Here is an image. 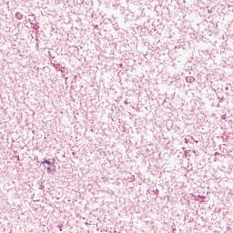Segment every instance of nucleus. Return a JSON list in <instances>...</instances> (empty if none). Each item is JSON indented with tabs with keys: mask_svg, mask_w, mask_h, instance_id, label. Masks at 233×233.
Masks as SVG:
<instances>
[{
	"mask_svg": "<svg viewBox=\"0 0 233 233\" xmlns=\"http://www.w3.org/2000/svg\"><path fill=\"white\" fill-rule=\"evenodd\" d=\"M52 165V162L48 161V160H44L41 165Z\"/></svg>",
	"mask_w": 233,
	"mask_h": 233,
	"instance_id": "f257e3e1",
	"label": "nucleus"
},
{
	"mask_svg": "<svg viewBox=\"0 0 233 233\" xmlns=\"http://www.w3.org/2000/svg\"><path fill=\"white\" fill-rule=\"evenodd\" d=\"M46 170H47V174H52V168H50V167H48L46 168Z\"/></svg>",
	"mask_w": 233,
	"mask_h": 233,
	"instance_id": "f03ea898",
	"label": "nucleus"
}]
</instances>
